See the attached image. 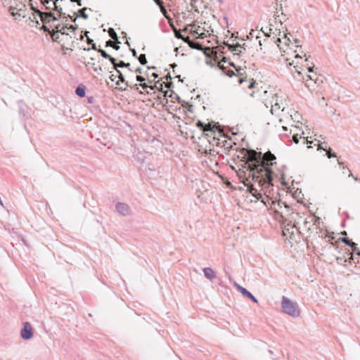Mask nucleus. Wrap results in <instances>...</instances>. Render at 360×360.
Masks as SVG:
<instances>
[{"label": "nucleus", "instance_id": "nucleus-1", "mask_svg": "<svg viewBox=\"0 0 360 360\" xmlns=\"http://www.w3.org/2000/svg\"><path fill=\"white\" fill-rule=\"evenodd\" d=\"M240 153L243 156L240 160L241 168L237 172L238 176L240 181L247 186L248 191L252 195L266 205L262 193L254 186V183H257L258 186L263 191L273 186L271 172L261 165L262 152L243 148Z\"/></svg>", "mask_w": 360, "mask_h": 360}, {"label": "nucleus", "instance_id": "nucleus-54", "mask_svg": "<svg viewBox=\"0 0 360 360\" xmlns=\"http://www.w3.org/2000/svg\"><path fill=\"white\" fill-rule=\"evenodd\" d=\"M174 98L176 99L179 103H181V99L178 95L176 94Z\"/></svg>", "mask_w": 360, "mask_h": 360}, {"label": "nucleus", "instance_id": "nucleus-40", "mask_svg": "<svg viewBox=\"0 0 360 360\" xmlns=\"http://www.w3.org/2000/svg\"><path fill=\"white\" fill-rule=\"evenodd\" d=\"M229 65L234 68L238 72H239V71L241 70L240 67L236 66V65L233 62L229 63Z\"/></svg>", "mask_w": 360, "mask_h": 360}, {"label": "nucleus", "instance_id": "nucleus-21", "mask_svg": "<svg viewBox=\"0 0 360 360\" xmlns=\"http://www.w3.org/2000/svg\"><path fill=\"white\" fill-rule=\"evenodd\" d=\"M87 8H83L82 9H79L77 12V13H75V15H77V17H81L85 20L88 18V15L85 13V11L87 10Z\"/></svg>", "mask_w": 360, "mask_h": 360}, {"label": "nucleus", "instance_id": "nucleus-50", "mask_svg": "<svg viewBox=\"0 0 360 360\" xmlns=\"http://www.w3.org/2000/svg\"><path fill=\"white\" fill-rule=\"evenodd\" d=\"M72 2H75L77 3V4L79 6H81L82 4V1L81 0H70Z\"/></svg>", "mask_w": 360, "mask_h": 360}, {"label": "nucleus", "instance_id": "nucleus-58", "mask_svg": "<svg viewBox=\"0 0 360 360\" xmlns=\"http://www.w3.org/2000/svg\"><path fill=\"white\" fill-rule=\"evenodd\" d=\"M284 38L285 39V44H287V41H290V39H289L288 37H287L286 34H285V37H284Z\"/></svg>", "mask_w": 360, "mask_h": 360}, {"label": "nucleus", "instance_id": "nucleus-59", "mask_svg": "<svg viewBox=\"0 0 360 360\" xmlns=\"http://www.w3.org/2000/svg\"><path fill=\"white\" fill-rule=\"evenodd\" d=\"M152 77L154 78V79H156L158 77V75L157 73H153L152 74Z\"/></svg>", "mask_w": 360, "mask_h": 360}, {"label": "nucleus", "instance_id": "nucleus-29", "mask_svg": "<svg viewBox=\"0 0 360 360\" xmlns=\"http://www.w3.org/2000/svg\"><path fill=\"white\" fill-rule=\"evenodd\" d=\"M137 58L141 65H144L147 63V59L145 54H141Z\"/></svg>", "mask_w": 360, "mask_h": 360}, {"label": "nucleus", "instance_id": "nucleus-26", "mask_svg": "<svg viewBox=\"0 0 360 360\" xmlns=\"http://www.w3.org/2000/svg\"><path fill=\"white\" fill-rule=\"evenodd\" d=\"M195 26V24L188 25L183 31L186 32L189 31L193 35H195V34H198V31L192 30Z\"/></svg>", "mask_w": 360, "mask_h": 360}, {"label": "nucleus", "instance_id": "nucleus-34", "mask_svg": "<svg viewBox=\"0 0 360 360\" xmlns=\"http://www.w3.org/2000/svg\"><path fill=\"white\" fill-rule=\"evenodd\" d=\"M336 261H337L338 264H342L343 263L347 262V259L346 258H345L344 257H338L336 258Z\"/></svg>", "mask_w": 360, "mask_h": 360}, {"label": "nucleus", "instance_id": "nucleus-6", "mask_svg": "<svg viewBox=\"0 0 360 360\" xmlns=\"http://www.w3.org/2000/svg\"><path fill=\"white\" fill-rule=\"evenodd\" d=\"M11 14L15 17V19L20 18H25L26 16V8L25 5L22 4L20 8H17L13 6L9 8Z\"/></svg>", "mask_w": 360, "mask_h": 360}, {"label": "nucleus", "instance_id": "nucleus-4", "mask_svg": "<svg viewBox=\"0 0 360 360\" xmlns=\"http://www.w3.org/2000/svg\"><path fill=\"white\" fill-rule=\"evenodd\" d=\"M261 159V165H262L265 169L269 170L271 172L272 181L274 180V172L270 168V166L273 165L272 161L276 160V156L272 154L271 152H267L264 155L262 153L260 157Z\"/></svg>", "mask_w": 360, "mask_h": 360}, {"label": "nucleus", "instance_id": "nucleus-15", "mask_svg": "<svg viewBox=\"0 0 360 360\" xmlns=\"http://www.w3.org/2000/svg\"><path fill=\"white\" fill-rule=\"evenodd\" d=\"M302 139V136H299L298 134H294L292 136V141L295 143H299V140ZM302 143L303 144H311L313 143L312 141H309L307 139V138H305V137H303L302 138Z\"/></svg>", "mask_w": 360, "mask_h": 360}, {"label": "nucleus", "instance_id": "nucleus-10", "mask_svg": "<svg viewBox=\"0 0 360 360\" xmlns=\"http://www.w3.org/2000/svg\"><path fill=\"white\" fill-rule=\"evenodd\" d=\"M53 4L54 5V8H53L54 11H56L59 13L58 15L57 16L58 18V19H60L61 20V22H62V25H64L65 27H68V25H69L68 23V16H65V13H62V8H59L57 5H56V1L53 2Z\"/></svg>", "mask_w": 360, "mask_h": 360}, {"label": "nucleus", "instance_id": "nucleus-63", "mask_svg": "<svg viewBox=\"0 0 360 360\" xmlns=\"http://www.w3.org/2000/svg\"><path fill=\"white\" fill-rule=\"evenodd\" d=\"M338 163L339 165L343 166V162H340V160H338Z\"/></svg>", "mask_w": 360, "mask_h": 360}, {"label": "nucleus", "instance_id": "nucleus-13", "mask_svg": "<svg viewBox=\"0 0 360 360\" xmlns=\"http://www.w3.org/2000/svg\"><path fill=\"white\" fill-rule=\"evenodd\" d=\"M203 273H204L205 276L210 281H212L216 278V274L214 273L213 269L210 267L204 268Z\"/></svg>", "mask_w": 360, "mask_h": 360}, {"label": "nucleus", "instance_id": "nucleus-53", "mask_svg": "<svg viewBox=\"0 0 360 360\" xmlns=\"http://www.w3.org/2000/svg\"><path fill=\"white\" fill-rule=\"evenodd\" d=\"M349 255H350V257L348 259H347L348 262L351 263L352 260H353V255L351 253H349Z\"/></svg>", "mask_w": 360, "mask_h": 360}, {"label": "nucleus", "instance_id": "nucleus-7", "mask_svg": "<svg viewBox=\"0 0 360 360\" xmlns=\"http://www.w3.org/2000/svg\"><path fill=\"white\" fill-rule=\"evenodd\" d=\"M302 80L305 83V86L311 89V88L314 87V84L318 83L319 77L316 73L313 75H306L302 77Z\"/></svg>", "mask_w": 360, "mask_h": 360}, {"label": "nucleus", "instance_id": "nucleus-41", "mask_svg": "<svg viewBox=\"0 0 360 360\" xmlns=\"http://www.w3.org/2000/svg\"><path fill=\"white\" fill-rule=\"evenodd\" d=\"M191 45L196 46L198 48L197 49H198V50L201 49V47H200V44L198 42H195V41H192V43Z\"/></svg>", "mask_w": 360, "mask_h": 360}, {"label": "nucleus", "instance_id": "nucleus-47", "mask_svg": "<svg viewBox=\"0 0 360 360\" xmlns=\"http://www.w3.org/2000/svg\"><path fill=\"white\" fill-rule=\"evenodd\" d=\"M68 18H70L71 21L75 22L78 17H77V15H75V17H72L71 15H68Z\"/></svg>", "mask_w": 360, "mask_h": 360}, {"label": "nucleus", "instance_id": "nucleus-35", "mask_svg": "<svg viewBox=\"0 0 360 360\" xmlns=\"http://www.w3.org/2000/svg\"><path fill=\"white\" fill-rule=\"evenodd\" d=\"M310 224H311L310 220L308 221L307 219H304V225L305 228H307L308 230L310 229V227H309Z\"/></svg>", "mask_w": 360, "mask_h": 360}, {"label": "nucleus", "instance_id": "nucleus-42", "mask_svg": "<svg viewBox=\"0 0 360 360\" xmlns=\"http://www.w3.org/2000/svg\"><path fill=\"white\" fill-rule=\"evenodd\" d=\"M255 84H256L255 81L253 79H252V81H251V82H250V85L248 86V88H249V89H252V88H254V87H255Z\"/></svg>", "mask_w": 360, "mask_h": 360}, {"label": "nucleus", "instance_id": "nucleus-46", "mask_svg": "<svg viewBox=\"0 0 360 360\" xmlns=\"http://www.w3.org/2000/svg\"><path fill=\"white\" fill-rule=\"evenodd\" d=\"M86 42L88 44H92L94 42V40L91 38H89V37H86Z\"/></svg>", "mask_w": 360, "mask_h": 360}, {"label": "nucleus", "instance_id": "nucleus-25", "mask_svg": "<svg viewBox=\"0 0 360 360\" xmlns=\"http://www.w3.org/2000/svg\"><path fill=\"white\" fill-rule=\"evenodd\" d=\"M159 84H160V87H159L158 89H160V91H162V92H163V91H162V86H163V84H165L167 88H169V86L171 85V84H167V83H165V82H162V83H159ZM168 93H169L168 91H164L165 97H167V96L168 97H172V94H168Z\"/></svg>", "mask_w": 360, "mask_h": 360}, {"label": "nucleus", "instance_id": "nucleus-56", "mask_svg": "<svg viewBox=\"0 0 360 360\" xmlns=\"http://www.w3.org/2000/svg\"><path fill=\"white\" fill-rule=\"evenodd\" d=\"M91 49H94V50H95V51H98V49H97V48H96V44H95V43H93V44H91Z\"/></svg>", "mask_w": 360, "mask_h": 360}, {"label": "nucleus", "instance_id": "nucleus-60", "mask_svg": "<svg viewBox=\"0 0 360 360\" xmlns=\"http://www.w3.org/2000/svg\"><path fill=\"white\" fill-rule=\"evenodd\" d=\"M84 35L81 34L78 39L80 41H82L84 39Z\"/></svg>", "mask_w": 360, "mask_h": 360}, {"label": "nucleus", "instance_id": "nucleus-33", "mask_svg": "<svg viewBox=\"0 0 360 360\" xmlns=\"http://www.w3.org/2000/svg\"><path fill=\"white\" fill-rule=\"evenodd\" d=\"M309 219L311 223L313 224H316V223H319L320 218L316 216L309 217Z\"/></svg>", "mask_w": 360, "mask_h": 360}, {"label": "nucleus", "instance_id": "nucleus-32", "mask_svg": "<svg viewBox=\"0 0 360 360\" xmlns=\"http://www.w3.org/2000/svg\"><path fill=\"white\" fill-rule=\"evenodd\" d=\"M342 169H344V171H346V169H348L349 172V176L352 177L354 179V180L356 181L360 182V179L357 176H354L353 174L352 173V172L347 167L342 166Z\"/></svg>", "mask_w": 360, "mask_h": 360}, {"label": "nucleus", "instance_id": "nucleus-23", "mask_svg": "<svg viewBox=\"0 0 360 360\" xmlns=\"http://www.w3.org/2000/svg\"><path fill=\"white\" fill-rule=\"evenodd\" d=\"M108 34L112 39L116 41L117 43H120V41L118 40L117 34L113 28L110 27L108 29Z\"/></svg>", "mask_w": 360, "mask_h": 360}, {"label": "nucleus", "instance_id": "nucleus-8", "mask_svg": "<svg viewBox=\"0 0 360 360\" xmlns=\"http://www.w3.org/2000/svg\"><path fill=\"white\" fill-rule=\"evenodd\" d=\"M116 211L122 216H127L130 214V207L124 202H117L115 205Z\"/></svg>", "mask_w": 360, "mask_h": 360}, {"label": "nucleus", "instance_id": "nucleus-20", "mask_svg": "<svg viewBox=\"0 0 360 360\" xmlns=\"http://www.w3.org/2000/svg\"><path fill=\"white\" fill-rule=\"evenodd\" d=\"M86 87L83 84H79L75 90L76 94L79 97H84Z\"/></svg>", "mask_w": 360, "mask_h": 360}, {"label": "nucleus", "instance_id": "nucleus-16", "mask_svg": "<svg viewBox=\"0 0 360 360\" xmlns=\"http://www.w3.org/2000/svg\"><path fill=\"white\" fill-rule=\"evenodd\" d=\"M341 241L349 246L353 250V251L357 250V245L354 242H352L351 240H349L348 238H342Z\"/></svg>", "mask_w": 360, "mask_h": 360}, {"label": "nucleus", "instance_id": "nucleus-55", "mask_svg": "<svg viewBox=\"0 0 360 360\" xmlns=\"http://www.w3.org/2000/svg\"><path fill=\"white\" fill-rule=\"evenodd\" d=\"M280 203L283 204L285 208H287V209H290V206H289L288 204H286L285 202H278V205H279Z\"/></svg>", "mask_w": 360, "mask_h": 360}, {"label": "nucleus", "instance_id": "nucleus-9", "mask_svg": "<svg viewBox=\"0 0 360 360\" xmlns=\"http://www.w3.org/2000/svg\"><path fill=\"white\" fill-rule=\"evenodd\" d=\"M196 125L198 128H200L203 131H214L215 129L217 128V125L216 124L212 123H208V124H204L201 121H198L196 123Z\"/></svg>", "mask_w": 360, "mask_h": 360}, {"label": "nucleus", "instance_id": "nucleus-3", "mask_svg": "<svg viewBox=\"0 0 360 360\" xmlns=\"http://www.w3.org/2000/svg\"><path fill=\"white\" fill-rule=\"evenodd\" d=\"M281 309L284 314L292 318H297L300 315L298 304L285 296L282 297Z\"/></svg>", "mask_w": 360, "mask_h": 360}, {"label": "nucleus", "instance_id": "nucleus-51", "mask_svg": "<svg viewBox=\"0 0 360 360\" xmlns=\"http://www.w3.org/2000/svg\"><path fill=\"white\" fill-rule=\"evenodd\" d=\"M135 72H137V73H140L141 74L142 73V68H137L135 70H134Z\"/></svg>", "mask_w": 360, "mask_h": 360}, {"label": "nucleus", "instance_id": "nucleus-18", "mask_svg": "<svg viewBox=\"0 0 360 360\" xmlns=\"http://www.w3.org/2000/svg\"><path fill=\"white\" fill-rule=\"evenodd\" d=\"M98 52L101 53L103 58L108 59L110 61V63H115V61H117V60L115 58L112 57L105 51L101 49H98Z\"/></svg>", "mask_w": 360, "mask_h": 360}, {"label": "nucleus", "instance_id": "nucleus-36", "mask_svg": "<svg viewBox=\"0 0 360 360\" xmlns=\"http://www.w3.org/2000/svg\"><path fill=\"white\" fill-rule=\"evenodd\" d=\"M226 75L229 76V77H232L233 76H235L236 74L234 72L233 70H229L226 72Z\"/></svg>", "mask_w": 360, "mask_h": 360}, {"label": "nucleus", "instance_id": "nucleus-49", "mask_svg": "<svg viewBox=\"0 0 360 360\" xmlns=\"http://www.w3.org/2000/svg\"><path fill=\"white\" fill-rule=\"evenodd\" d=\"M131 65L129 63H125L124 68H127L129 71L132 72L133 70L130 68Z\"/></svg>", "mask_w": 360, "mask_h": 360}, {"label": "nucleus", "instance_id": "nucleus-22", "mask_svg": "<svg viewBox=\"0 0 360 360\" xmlns=\"http://www.w3.org/2000/svg\"><path fill=\"white\" fill-rule=\"evenodd\" d=\"M55 1H56V3H57L58 1V0H44L41 2L44 4V6H45L46 10H50V9H51V6H54L53 3Z\"/></svg>", "mask_w": 360, "mask_h": 360}, {"label": "nucleus", "instance_id": "nucleus-11", "mask_svg": "<svg viewBox=\"0 0 360 360\" xmlns=\"http://www.w3.org/2000/svg\"><path fill=\"white\" fill-rule=\"evenodd\" d=\"M238 290L242 293V295L249 299H250L252 302L255 303H257L258 300L250 292H249L246 288L236 284Z\"/></svg>", "mask_w": 360, "mask_h": 360}, {"label": "nucleus", "instance_id": "nucleus-57", "mask_svg": "<svg viewBox=\"0 0 360 360\" xmlns=\"http://www.w3.org/2000/svg\"><path fill=\"white\" fill-rule=\"evenodd\" d=\"M116 77H117V76H115L114 75H111L110 77V79H111V81H115Z\"/></svg>", "mask_w": 360, "mask_h": 360}, {"label": "nucleus", "instance_id": "nucleus-28", "mask_svg": "<svg viewBox=\"0 0 360 360\" xmlns=\"http://www.w3.org/2000/svg\"><path fill=\"white\" fill-rule=\"evenodd\" d=\"M113 66H114V68L117 70H118L117 68H124V65H125V62H124L123 60H120L119 63H117L116 61L115 63H111Z\"/></svg>", "mask_w": 360, "mask_h": 360}, {"label": "nucleus", "instance_id": "nucleus-12", "mask_svg": "<svg viewBox=\"0 0 360 360\" xmlns=\"http://www.w3.org/2000/svg\"><path fill=\"white\" fill-rule=\"evenodd\" d=\"M228 47L229 50L233 52L234 55L238 56H240L241 54H243V51L240 50L239 48H243L244 50H245V44H243V46H241L240 44L238 43L236 44H229Z\"/></svg>", "mask_w": 360, "mask_h": 360}, {"label": "nucleus", "instance_id": "nucleus-37", "mask_svg": "<svg viewBox=\"0 0 360 360\" xmlns=\"http://www.w3.org/2000/svg\"><path fill=\"white\" fill-rule=\"evenodd\" d=\"M136 81L140 82L141 83L146 80V79L141 75H137L136 77Z\"/></svg>", "mask_w": 360, "mask_h": 360}, {"label": "nucleus", "instance_id": "nucleus-19", "mask_svg": "<svg viewBox=\"0 0 360 360\" xmlns=\"http://www.w3.org/2000/svg\"><path fill=\"white\" fill-rule=\"evenodd\" d=\"M317 149L318 150H324L326 152V155L328 158L337 157L336 153L334 152H332V149L330 148L327 149L326 148H323L321 145H319Z\"/></svg>", "mask_w": 360, "mask_h": 360}, {"label": "nucleus", "instance_id": "nucleus-45", "mask_svg": "<svg viewBox=\"0 0 360 360\" xmlns=\"http://www.w3.org/2000/svg\"><path fill=\"white\" fill-rule=\"evenodd\" d=\"M195 35H198L197 37L200 38V39H204L206 37L205 33H201V34L198 33V34H195Z\"/></svg>", "mask_w": 360, "mask_h": 360}, {"label": "nucleus", "instance_id": "nucleus-31", "mask_svg": "<svg viewBox=\"0 0 360 360\" xmlns=\"http://www.w3.org/2000/svg\"><path fill=\"white\" fill-rule=\"evenodd\" d=\"M174 36L176 38H177L179 39H183L184 36L181 34V30H176V28H174Z\"/></svg>", "mask_w": 360, "mask_h": 360}, {"label": "nucleus", "instance_id": "nucleus-5", "mask_svg": "<svg viewBox=\"0 0 360 360\" xmlns=\"http://www.w3.org/2000/svg\"><path fill=\"white\" fill-rule=\"evenodd\" d=\"M20 335L23 340H30L33 336V329L29 322H25L20 330Z\"/></svg>", "mask_w": 360, "mask_h": 360}, {"label": "nucleus", "instance_id": "nucleus-27", "mask_svg": "<svg viewBox=\"0 0 360 360\" xmlns=\"http://www.w3.org/2000/svg\"><path fill=\"white\" fill-rule=\"evenodd\" d=\"M49 32H50V34L51 36L53 41L59 42V38H60L59 33H58L57 32H55L53 30L52 32L49 31Z\"/></svg>", "mask_w": 360, "mask_h": 360}, {"label": "nucleus", "instance_id": "nucleus-2", "mask_svg": "<svg viewBox=\"0 0 360 360\" xmlns=\"http://www.w3.org/2000/svg\"><path fill=\"white\" fill-rule=\"evenodd\" d=\"M34 12L39 15L40 20L44 24L49 23L51 27H54L53 31L60 33L61 34H68V33L65 32L67 27L61 24H55V22L58 20V18L55 16L52 12H42L37 8H34Z\"/></svg>", "mask_w": 360, "mask_h": 360}, {"label": "nucleus", "instance_id": "nucleus-64", "mask_svg": "<svg viewBox=\"0 0 360 360\" xmlns=\"http://www.w3.org/2000/svg\"><path fill=\"white\" fill-rule=\"evenodd\" d=\"M171 67L172 68H174L175 67H176V63H173V64L171 65Z\"/></svg>", "mask_w": 360, "mask_h": 360}, {"label": "nucleus", "instance_id": "nucleus-62", "mask_svg": "<svg viewBox=\"0 0 360 360\" xmlns=\"http://www.w3.org/2000/svg\"><path fill=\"white\" fill-rule=\"evenodd\" d=\"M244 81H245V79L243 78H240L238 80V82H239V84H242Z\"/></svg>", "mask_w": 360, "mask_h": 360}, {"label": "nucleus", "instance_id": "nucleus-17", "mask_svg": "<svg viewBox=\"0 0 360 360\" xmlns=\"http://www.w3.org/2000/svg\"><path fill=\"white\" fill-rule=\"evenodd\" d=\"M116 71L118 74V77H119V80L116 82V84L120 85V82H122V83L125 84V85L127 86H131V84H129V82L125 80V78H124L123 74L122 73V72L119 70H117Z\"/></svg>", "mask_w": 360, "mask_h": 360}, {"label": "nucleus", "instance_id": "nucleus-39", "mask_svg": "<svg viewBox=\"0 0 360 360\" xmlns=\"http://www.w3.org/2000/svg\"><path fill=\"white\" fill-rule=\"evenodd\" d=\"M68 30H72V31H75L77 29V26L72 25H68L67 27Z\"/></svg>", "mask_w": 360, "mask_h": 360}, {"label": "nucleus", "instance_id": "nucleus-24", "mask_svg": "<svg viewBox=\"0 0 360 360\" xmlns=\"http://www.w3.org/2000/svg\"><path fill=\"white\" fill-rule=\"evenodd\" d=\"M160 83V81H158L154 86H149L148 84L145 82H141L139 86H141L143 89H146L147 88H150L151 90H154L155 89H159L158 86V84Z\"/></svg>", "mask_w": 360, "mask_h": 360}, {"label": "nucleus", "instance_id": "nucleus-52", "mask_svg": "<svg viewBox=\"0 0 360 360\" xmlns=\"http://www.w3.org/2000/svg\"><path fill=\"white\" fill-rule=\"evenodd\" d=\"M307 70L308 72H314V66H312V67H307Z\"/></svg>", "mask_w": 360, "mask_h": 360}, {"label": "nucleus", "instance_id": "nucleus-48", "mask_svg": "<svg viewBox=\"0 0 360 360\" xmlns=\"http://www.w3.org/2000/svg\"><path fill=\"white\" fill-rule=\"evenodd\" d=\"M119 43L117 42V44H114L113 46H112V48L117 51L120 49V46L118 45Z\"/></svg>", "mask_w": 360, "mask_h": 360}, {"label": "nucleus", "instance_id": "nucleus-43", "mask_svg": "<svg viewBox=\"0 0 360 360\" xmlns=\"http://www.w3.org/2000/svg\"><path fill=\"white\" fill-rule=\"evenodd\" d=\"M129 49H130V51H131V52L132 53V56L134 57H135V58H138L139 57V56H137V52H136V51L134 49H131L130 48Z\"/></svg>", "mask_w": 360, "mask_h": 360}, {"label": "nucleus", "instance_id": "nucleus-38", "mask_svg": "<svg viewBox=\"0 0 360 360\" xmlns=\"http://www.w3.org/2000/svg\"><path fill=\"white\" fill-rule=\"evenodd\" d=\"M113 44H114V42L112 40L109 39L105 42V47H108V46L112 47Z\"/></svg>", "mask_w": 360, "mask_h": 360}, {"label": "nucleus", "instance_id": "nucleus-14", "mask_svg": "<svg viewBox=\"0 0 360 360\" xmlns=\"http://www.w3.org/2000/svg\"><path fill=\"white\" fill-rule=\"evenodd\" d=\"M280 109H281V110L283 111L285 109V106L283 105V103L280 104L278 102V100L276 99L275 103L274 105H271V112L273 115L276 114V112Z\"/></svg>", "mask_w": 360, "mask_h": 360}, {"label": "nucleus", "instance_id": "nucleus-44", "mask_svg": "<svg viewBox=\"0 0 360 360\" xmlns=\"http://www.w3.org/2000/svg\"><path fill=\"white\" fill-rule=\"evenodd\" d=\"M275 44H277V46L280 48V49H281V48L280 47V44L281 43V38H276V40L274 41Z\"/></svg>", "mask_w": 360, "mask_h": 360}, {"label": "nucleus", "instance_id": "nucleus-30", "mask_svg": "<svg viewBox=\"0 0 360 360\" xmlns=\"http://www.w3.org/2000/svg\"><path fill=\"white\" fill-rule=\"evenodd\" d=\"M181 40H183L184 42L188 44L191 48H192V49H198L196 46L191 45V43H192V40H191L189 37H188V36L187 37H184V36L183 39H181Z\"/></svg>", "mask_w": 360, "mask_h": 360}, {"label": "nucleus", "instance_id": "nucleus-61", "mask_svg": "<svg viewBox=\"0 0 360 360\" xmlns=\"http://www.w3.org/2000/svg\"><path fill=\"white\" fill-rule=\"evenodd\" d=\"M166 79L168 80L169 79H171L172 77H171V75L169 73L167 74V75L165 77Z\"/></svg>", "mask_w": 360, "mask_h": 360}]
</instances>
